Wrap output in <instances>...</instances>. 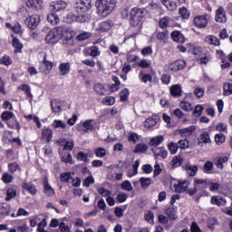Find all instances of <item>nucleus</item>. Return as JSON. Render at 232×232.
Listing matches in <instances>:
<instances>
[{"label":"nucleus","mask_w":232,"mask_h":232,"mask_svg":"<svg viewBox=\"0 0 232 232\" xmlns=\"http://www.w3.org/2000/svg\"><path fill=\"white\" fill-rule=\"evenodd\" d=\"M121 15L124 19H128V17H130L129 23L130 26H139L142 22V19L148 15V10L137 7L132 8L130 11L124 9L121 12Z\"/></svg>","instance_id":"obj_1"},{"label":"nucleus","mask_w":232,"mask_h":232,"mask_svg":"<svg viewBox=\"0 0 232 232\" xmlns=\"http://www.w3.org/2000/svg\"><path fill=\"white\" fill-rule=\"evenodd\" d=\"M95 6L101 15H108L109 14H111L112 10H115V1L97 0Z\"/></svg>","instance_id":"obj_2"},{"label":"nucleus","mask_w":232,"mask_h":232,"mask_svg":"<svg viewBox=\"0 0 232 232\" xmlns=\"http://www.w3.org/2000/svg\"><path fill=\"white\" fill-rule=\"evenodd\" d=\"M61 39H63V26L54 27L45 36L47 44H55Z\"/></svg>","instance_id":"obj_3"},{"label":"nucleus","mask_w":232,"mask_h":232,"mask_svg":"<svg viewBox=\"0 0 232 232\" xmlns=\"http://www.w3.org/2000/svg\"><path fill=\"white\" fill-rule=\"evenodd\" d=\"M39 23H41V16L39 14H33L24 21V24L30 30H35L39 26Z\"/></svg>","instance_id":"obj_4"},{"label":"nucleus","mask_w":232,"mask_h":232,"mask_svg":"<svg viewBox=\"0 0 232 232\" xmlns=\"http://www.w3.org/2000/svg\"><path fill=\"white\" fill-rule=\"evenodd\" d=\"M92 6H93L92 0H81L80 5L75 7V10L78 14H84L92 10Z\"/></svg>","instance_id":"obj_5"},{"label":"nucleus","mask_w":232,"mask_h":232,"mask_svg":"<svg viewBox=\"0 0 232 232\" xmlns=\"http://www.w3.org/2000/svg\"><path fill=\"white\" fill-rule=\"evenodd\" d=\"M208 14H203L195 16L193 23L198 28H206L208 26Z\"/></svg>","instance_id":"obj_6"},{"label":"nucleus","mask_w":232,"mask_h":232,"mask_svg":"<svg viewBox=\"0 0 232 232\" xmlns=\"http://www.w3.org/2000/svg\"><path fill=\"white\" fill-rule=\"evenodd\" d=\"M61 39H63V44H67V46H72L73 44V35L64 27H63Z\"/></svg>","instance_id":"obj_7"},{"label":"nucleus","mask_w":232,"mask_h":232,"mask_svg":"<svg viewBox=\"0 0 232 232\" xmlns=\"http://www.w3.org/2000/svg\"><path fill=\"white\" fill-rule=\"evenodd\" d=\"M53 68V63L46 60V55L44 57V61L40 63L39 70L42 73H50Z\"/></svg>","instance_id":"obj_8"},{"label":"nucleus","mask_w":232,"mask_h":232,"mask_svg":"<svg viewBox=\"0 0 232 232\" xmlns=\"http://www.w3.org/2000/svg\"><path fill=\"white\" fill-rule=\"evenodd\" d=\"M186 68V62L184 60H177L169 64V70L171 72H179V70H184Z\"/></svg>","instance_id":"obj_9"},{"label":"nucleus","mask_w":232,"mask_h":232,"mask_svg":"<svg viewBox=\"0 0 232 232\" xmlns=\"http://www.w3.org/2000/svg\"><path fill=\"white\" fill-rule=\"evenodd\" d=\"M42 140H45V142H51L52 139H53V130L49 128H44L41 133Z\"/></svg>","instance_id":"obj_10"},{"label":"nucleus","mask_w":232,"mask_h":232,"mask_svg":"<svg viewBox=\"0 0 232 232\" xmlns=\"http://www.w3.org/2000/svg\"><path fill=\"white\" fill-rule=\"evenodd\" d=\"M216 21L217 23H227V16H226V10L220 6L216 11Z\"/></svg>","instance_id":"obj_11"},{"label":"nucleus","mask_w":232,"mask_h":232,"mask_svg":"<svg viewBox=\"0 0 232 232\" xmlns=\"http://www.w3.org/2000/svg\"><path fill=\"white\" fill-rule=\"evenodd\" d=\"M26 6L39 12L43 8V0H27Z\"/></svg>","instance_id":"obj_12"},{"label":"nucleus","mask_w":232,"mask_h":232,"mask_svg":"<svg viewBox=\"0 0 232 232\" xmlns=\"http://www.w3.org/2000/svg\"><path fill=\"white\" fill-rule=\"evenodd\" d=\"M111 26H113V21L106 20L98 24L97 30L99 32H108V30H111Z\"/></svg>","instance_id":"obj_13"},{"label":"nucleus","mask_w":232,"mask_h":232,"mask_svg":"<svg viewBox=\"0 0 232 232\" xmlns=\"http://www.w3.org/2000/svg\"><path fill=\"white\" fill-rule=\"evenodd\" d=\"M72 66L70 65V63H62L58 66L59 73L62 76L68 75L70 73Z\"/></svg>","instance_id":"obj_14"},{"label":"nucleus","mask_w":232,"mask_h":232,"mask_svg":"<svg viewBox=\"0 0 232 232\" xmlns=\"http://www.w3.org/2000/svg\"><path fill=\"white\" fill-rule=\"evenodd\" d=\"M157 122H159V116H151L145 120L144 128L150 130V128H153V126H156Z\"/></svg>","instance_id":"obj_15"},{"label":"nucleus","mask_w":232,"mask_h":232,"mask_svg":"<svg viewBox=\"0 0 232 232\" xmlns=\"http://www.w3.org/2000/svg\"><path fill=\"white\" fill-rule=\"evenodd\" d=\"M96 125L95 120H87L82 123V131H92Z\"/></svg>","instance_id":"obj_16"},{"label":"nucleus","mask_w":232,"mask_h":232,"mask_svg":"<svg viewBox=\"0 0 232 232\" xmlns=\"http://www.w3.org/2000/svg\"><path fill=\"white\" fill-rule=\"evenodd\" d=\"M66 6H68V4L65 1L59 0L53 4V12H61L66 10Z\"/></svg>","instance_id":"obj_17"},{"label":"nucleus","mask_w":232,"mask_h":232,"mask_svg":"<svg viewBox=\"0 0 232 232\" xmlns=\"http://www.w3.org/2000/svg\"><path fill=\"white\" fill-rule=\"evenodd\" d=\"M51 108L53 113H60V111L63 110V103L59 100H52Z\"/></svg>","instance_id":"obj_18"},{"label":"nucleus","mask_w":232,"mask_h":232,"mask_svg":"<svg viewBox=\"0 0 232 232\" xmlns=\"http://www.w3.org/2000/svg\"><path fill=\"white\" fill-rule=\"evenodd\" d=\"M151 151L154 153L155 157H161L162 159H166L168 157V150L163 147L160 148H153Z\"/></svg>","instance_id":"obj_19"},{"label":"nucleus","mask_w":232,"mask_h":232,"mask_svg":"<svg viewBox=\"0 0 232 232\" xmlns=\"http://www.w3.org/2000/svg\"><path fill=\"white\" fill-rule=\"evenodd\" d=\"M209 181L206 180V179H195L194 180V186H196V188L198 189H200L201 191H204V189H206L208 187Z\"/></svg>","instance_id":"obj_20"},{"label":"nucleus","mask_w":232,"mask_h":232,"mask_svg":"<svg viewBox=\"0 0 232 232\" xmlns=\"http://www.w3.org/2000/svg\"><path fill=\"white\" fill-rule=\"evenodd\" d=\"M188 186H189L188 181H179V184H174V189L177 193H184L188 188Z\"/></svg>","instance_id":"obj_21"},{"label":"nucleus","mask_w":232,"mask_h":232,"mask_svg":"<svg viewBox=\"0 0 232 232\" xmlns=\"http://www.w3.org/2000/svg\"><path fill=\"white\" fill-rule=\"evenodd\" d=\"M227 160H229V158H227V156L218 157L214 160V164L219 169H224V164H226Z\"/></svg>","instance_id":"obj_22"},{"label":"nucleus","mask_w":232,"mask_h":232,"mask_svg":"<svg viewBox=\"0 0 232 232\" xmlns=\"http://www.w3.org/2000/svg\"><path fill=\"white\" fill-rule=\"evenodd\" d=\"M211 204L215 206H226V199L220 196H213L210 199Z\"/></svg>","instance_id":"obj_23"},{"label":"nucleus","mask_w":232,"mask_h":232,"mask_svg":"<svg viewBox=\"0 0 232 232\" xmlns=\"http://www.w3.org/2000/svg\"><path fill=\"white\" fill-rule=\"evenodd\" d=\"M185 169L190 177H195L197 175V171H198V167L191 164H186Z\"/></svg>","instance_id":"obj_24"},{"label":"nucleus","mask_w":232,"mask_h":232,"mask_svg":"<svg viewBox=\"0 0 232 232\" xmlns=\"http://www.w3.org/2000/svg\"><path fill=\"white\" fill-rule=\"evenodd\" d=\"M93 90L98 95H106V87L101 82L94 84Z\"/></svg>","instance_id":"obj_25"},{"label":"nucleus","mask_w":232,"mask_h":232,"mask_svg":"<svg viewBox=\"0 0 232 232\" xmlns=\"http://www.w3.org/2000/svg\"><path fill=\"white\" fill-rule=\"evenodd\" d=\"M170 95H172V97H180L182 95V89L180 88V85H172L170 87Z\"/></svg>","instance_id":"obj_26"},{"label":"nucleus","mask_w":232,"mask_h":232,"mask_svg":"<svg viewBox=\"0 0 232 232\" xmlns=\"http://www.w3.org/2000/svg\"><path fill=\"white\" fill-rule=\"evenodd\" d=\"M47 21L48 23H51V24L53 25L59 24V21H60L59 15L55 14V11L52 12L47 15Z\"/></svg>","instance_id":"obj_27"},{"label":"nucleus","mask_w":232,"mask_h":232,"mask_svg":"<svg viewBox=\"0 0 232 232\" xmlns=\"http://www.w3.org/2000/svg\"><path fill=\"white\" fill-rule=\"evenodd\" d=\"M51 126L54 130H66V123L61 120H54Z\"/></svg>","instance_id":"obj_28"},{"label":"nucleus","mask_w":232,"mask_h":232,"mask_svg":"<svg viewBox=\"0 0 232 232\" xmlns=\"http://www.w3.org/2000/svg\"><path fill=\"white\" fill-rule=\"evenodd\" d=\"M206 43H208V44H213L214 46H220V40L217 38L215 35H208L205 37Z\"/></svg>","instance_id":"obj_29"},{"label":"nucleus","mask_w":232,"mask_h":232,"mask_svg":"<svg viewBox=\"0 0 232 232\" xmlns=\"http://www.w3.org/2000/svg\"><path fill=\"white\" fill-rule=\"evenodd\" d=\"M162 142H164V136H156L150 140V146L157 148V146L162 144Z\"/></svg>","instance_id":"obj_30"},{"label":"nucleus","mask_w":232,"mask_h":232,"mask_svg":"<svg viewBox=\"0 0 232 232\" xmlns=\"http://www.w3.org/2000/svg\"><path fill=\"white\" fill-rule=\"evenodd\" d=\"M10 210V205H5V203L0 204V217H8Z\"/></svg>","instance_id":"obj_31"},{"label":"nucleus","mask_w":232,"mask_h":232,"mask_svg":"<svg viewBox=\"0 0 232 232\" xmlns=\"http://www.w3.org/2000/svg\"><path fill=\"white\" fill-rule=\"evenodd\" d=\"M211 144V138L209 137V133L203 132L199 139H198V144Z\"/></svg>","instance_id":"obj_32"},{"label":"nucleus","mask_w":232,"mask_h":232,"mask_svg":"<svg viewBox=\"0 0 232 232\" xmlns=\"http://www.w3.org/2000/svg\"><path fill=\"white\" fill-rule=\"evenodd\" d=\"M171 38L176 43H184V35L179 31H173L171 33Z\"/></svg>","instance_id":"obj_33"},{"label":"nucleus","mask_w":232,"mask_h":232,"mask_svg":"<svg viewBox=\"0 0 232 232\" xmlns=\"http://www.w3.org/2000/svg\"><path fill=\"white\" fill-rule=\"evenodd\" d=\"M195 126H189L187 127L185 129H181L179 130V133L181 135V137H189V135H191V133H193L195 131Z\"/></svg>","instance_id":"obj_34"},{"label":"nucleus","mask_w":232,"mask_h":232,"mask_svg":"<svg viewBox=\"0 0 232 232\" xmlns=\"http://www.w3.org/2000/svg\"><path fill=\"white\" fill-rule=\"evenodd\" d=\"M22 188L30 192L31 195H35V193H37V188L32 183H24L22 184Z\"/></svg>","instance_id":"obj_35"},{"label":"nucleus","mask_w":232,"mask_h":232,"mask_svg":"<svg viewBox=\"0 0 232 232\" xmlns=\"http://www.w3.org/2000/svg\"><path fill=\"white\" fill-rule=\"evenodd\" d=\"M166 215H168L170 220H177V210L173 207H169L166 209Z\"/></svg>","instance_id":"obj_36"},{"label":"nucleus","mask_w":232,"mask_h":232,"mask_svg":"<svg viewBox=\"0 0 232 232\" xmlns=\"http://www.w3.org/2000/svg\"><path fill=\"white\" fill-rule=\"evenodd\" d=\"M44 191L45 195H48V197H53V195H55V190H53L52 186H50V184H48V181H46L44 184Z\"/></svg>","instance_id":"obj_37"},{"label":"nucleus","mask_w":232,"mask_h":232,"mask_svg":"<svg viewBox=\"0 0 232 232\" xmlns=\"http://www.w3.org/2000/svg\"><path fill=\"white\" fill-rule=\"evenodd\" d=\"M140 182L141 184V188L143 189H148L150 186L151 185V179L150 178H140Z\"/></svg>","instance_id":"obj_38"},{"label":"nucleus","mask_w":232,"mask_h":232,"mask_svg":"<svg viewBox=\"0 0 232 232\" xmlns=\"http://www.w3.org/2000/svg\"><path fill=\"white\" fill-rule=\"evenodd\" d=\"M17 195V191L14 188H8L6 191V198L5 200L6 202L12 200V198H15Z\"/></svg>","instance_id":"obj_39"},{"label":"nucleus","mask_w":232,"mask_h":232,"mask_svg":"<svg viewBox=\"0 0 232 232\" xmlns=\"http://www.w3.org/2000/svg\"><path fill=\"white\" fill-rule=\"evenodd\" d=\"M148 151V146L144 143H140L136 145V148L134 150L135 153H146Z\"/></svg>","instance_id":"obj_40"},{"label":"nucleus","mask_w":232,"mask_h":232,"mask_svg":"<svg viewBox=\"0 0 232 232\" xmlns=\"http://www.w3.org/2000/svg\"><path fill=\"white\" fill-rule=\"evenodd\" d=\"M182 164V158L180 156H176L170 162L172 169L179 168Z\"/></svg>","instance_id":"obj_41"},{"label":"nucleus","mask_w":232,"mask_h":232,"mask_svg":"<svg viewBox=\"0 0 232 232\" xmlns=\"http://www.w3.org/2000/svg\"><path fill=\"white\" fill-rule=\"evenodd\" d=\"M92 37V33L90 32H82L80 34L76 36L77 41H86V39H90Z\"/></svg>","instance_id":"obj_42"},{"label":"nucleus","mask_w":232,"mask_h":232,"mask_svg":"<svg viewBox=\"0 0 232 232\" xmlns=\"http://www.w3.org/2000/svg\"><path fill=\"white\" fill-rule=\"evenodd\" d=\"M215 141L218 146L224 144V142H226V135H224L223 133L216 134Z\"/></svg>","instance_id":"obj_43"},{"label":"nucleus","mask_w":232,"mask_h":232,"mask_svg":"<svg viewBox=\"0 0 232 232\" xmlns=\"http://www.w3.org/2000/svg\"><path fill=\"white\" fill-rule=\"evenodd\" d=\"M102 104H105V106H113V104H115V98L111 96H107L102 99Z\"/></svg>","instance_id":"obj_44"},{"label":"nucleus","mask_w":232,"mask_h":232,"mask_svg":"<svg viewBox=\"0 0 232 232\" xmlns=\"http://www.w3.org/2000/svg\"><path fill=\"white\" fill-rule=\"evenodd\" d=\"M13 46L15 48L14 53H17V52H21L23 50V44L19 42V39L14 38L13 39Z\"/></svg>","instance_id":"obj_45"},{"label":"nucleus","mask_w":232,"mask_h":232,"mask_svg":"<svg viewBox=\"0 0 232 232\" xmlns=\"http://www.w3.org/2000/svg\"><path fill=\"white\" fill-rule=\"evenodd\" d=\"M180 108L184 110V111H192L193 105L188 102H181L179 104Z\"/></svg>","instance_id":"obj_46"},{"label":"nucleus","mask_w":232,"mask_h":232,"mask_svg":"<svg viewBox=\"0 0 232 232\" xmlns=\"http://www.w3.org/2000/svg\"><path fill=\"white\" fill-rule=\"evenodd\" d=\"M171 21V18L169 17H164L160 20V28H168L169 26V22Z\"/></svg>","instance_id":"obj_47"},{"label":"nucleus","mask_w":232,"mask_h":232,"mask_svg":"<svg viewBox=\"0 0 232 232\" xmlns=\"http://www.w3.org/2000/svg\"><path fill=\"white\" fill-rule=\"evenodd\" d=\"M128 97H130V91L128 89H124L120 92V99L122 102L128 101Z\"/></svg>","instance_id":"obj_48"},{"label":"nucleus","mask_w":232,"mask_h":232,"mask_svg":"<svg viewBox=\"0 0 232 232\" xmlns=\"http://www.w3.org/2000/svg\"><path fill=\"white\" fill-rule=\"evenodd\" d=\"M77 159L78 160H82V162H90V160L88 159V154L82 151L77 153Z\"/></svg>","instance_id":"obj_49"},{"label":"nucleus","mask_w":232,"mask_h":232,"mask_svg":"<svg viewBox=\"0 0 232 232\" xmlns=\"http://www.w3.org/2000/svg\"><path fill=\"white\" fill-rule=\"evenodd\" d=\"M169 150L171 155H175V153H177V151H179V143L170 142L169 144Z\"/></svg>","instance_id":"obj_50"},{"label":"nucleus","mask_w":232,"mask_h":232,"mask_svg":"<svg viewBox=\"0 0 232 232\" xmlns=\"http://www.w3.org/2000/svg\"><path fill=\"white\" fill-rule=\"evenodd\" d=\"M2 120L4 121H10V119H14V112L5 111L1 115Z\"/></svg>","instance_id":"obj_51"},{"label":"nucleus","mask_w":232,"mask_h":232,"mask_svg":"<svg viewBox=\"0 0 232 232\" xmlns=\"http://www.w3.org/2000/svg\"><path fill=\"white\" fill-rule=\"evenodd\" d=\"M163 5L170 12H173V10H177V3H175V2H171V1L168 0V2L166 4H163Z\"/></svg>","instance_id":"obj_52"},{"label":"nucleus","mask_w":232,"mask_h":232,"mask_svg":"<svg viewBox=\"0 0 232 232\" xmlns=\"http://www.w3.org/2000/svg\"><path fill=\"white\" fill-rule=\"evenodd\" d=\"M2 180L3 182H5V184H10V182L14 180V177H12V175L5 172L3 174Z\"/></svg>","instance_id":"obj_53"},{"label":"nucleus","mask_w":232,"mask_h":232,"mask_svg":"<svg viewBox=\"0 0 232 232\" xmlns=\"http://www.w3.org/2000/svg\"><path fill=\"white\" fill-rule=\"evenodd\" d=\"M46 219H43L37 226V231L38 232H49L48 230H44V227H46Z\"/></svg>","instance_id":"obj_54"},{"label":"nucleus","mask_w":232,"mask_h":232,"mask_svg":"<svg viewBox=\"0 0 232 232\" xmlns=\"http://www.w3.org/2000/svg\"><path fill=\"white\" fill-rule=\"evenodd\" d=\"M179 14L183 17V19H188L189 17V11H188V8L181 7L179 9Z\"/></svg>","instance_id":"obj_55"},{"label":"nucleus","mask_w":232,"mask_h":232,"mask_svg":"<svg viewBox=\"0 0 232 232\" xmlns=\"http://www.w3.org/2000/svg\"><path fill=\"white\" fill-rule=\"evenodd\" d=\"M0 64H5V66H10V64H12V59H10V56L5 55L2 59H0Z\"/></svg>","instance_id":"obj_56"},{"label":"nucleus","mask_w":232,"mask_h":232,"mask_svg":"<svg viewBox=\"0 0 232 232\" xmlns=\"http://www.w3.org/2000/svg\"><path fill=\"white\" fill-rule=\"evenodd\" d=\"M91 57H97L101 55V51H99V47L93 45L91 47Z\"/></svg>","instance_id":"obj_57"},{"label":"nucleus","mask_w":232,"mask_h":232,"mask_svg":"<svg viewBox=\"0 0 232 232\" xmlns=\"http://www.w3.org/2000/svg\"><path fill=\"white\" fill-rule=\"evenodd\" d=\"M121 188H123L125 191H131V189H133V186H131V182L125 180L123 183H121Z\"/></svg>","instance_id":"obj_58"},{"label":"nucleus","mask_w":232,"mask_h":232,"mask_svg":"<svg viewBox=\"0 0 232 232\" xmlns=\"http://www.w3.org/2000/svg\"><path fill=\"white\" fill-rule=\"evenodd\" d=\"M98 193H100L102 197H111V191L106 189L105 188H98Z\"/></svg>","instance_id":"obj_59"},{"label":"nucleus","mask_w":232,"mask_h":232,"mask_svg":"<svg viewBox=\"0 0 232 232\" xmlns=\"http://www.w3.org/2000/svg\"><path fill=\"white\" fill-rule=\"evenodd\" d=\"M213 169V162L207 161L204 164V173H211V170Z\"/></svg>","instance_id":"obj_60"},{"label":"nucleus","mask_w":232,"mask_h":232,"mask_svg":"<svg viewBox=\"0 0 232 232\" xmlns=\"http://www.w3.org/2000/svg\"><path fill=\"white\" fill-rule=\"evenodd\" d=\"M60 180L62 182H70L72 180V176L70 175V172H65L61 175Z\"/></svg>","instance_id":"obj_61"},{"label":"nucleus","mask_w":232,"mask_h":232,"mask_svg":"<svg viewBox=\"0 0 232 232\" xmlns=\"http://www.w3.org/2000/svg\"><path fill=\"white\" fill-rule=\"evenodd\" d=\"M95 155H96V157H100V158L105 157L106 156V149L97 148L95 150Z\"/></svg>","instance_id":"obj_62"},{"label":"nucleus","mask_w":232,"mask_h":232,"mask_svg":"<svg viewBox=\"0 0 232 232\" xmlns=\"http://www.w3.org/2000/svg\"><path fill=\"white\" fill-rule=\"evenodd\" d=\"M150 65L151 63L149 60H140L138 63V66H140V68H150Z\"/></svg>","instance_id":"obj_63"},{"label":"nucleus","mask_w":232,"mask_h":232,"mask_svg":"<svg viewBox=\"0 0 232 232\" xmlns=\"http://www.w3.org/2000/svg\"><path fill=\"white\" fill-rule=\"evenodd\" d=\"M157 39H159V41H165L166 39H168V31H162L158 33Z\"/></svg>","instance_id":"obj_64"}]
</instances>
